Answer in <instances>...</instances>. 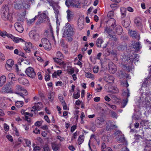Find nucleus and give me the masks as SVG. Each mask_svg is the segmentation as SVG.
Segmentation results:
<instances>
[{"mask_svg":"<svg viewBox=\"0 0 151 151\" xmlns=\"http://www.w3.org/2000/svg\"><path fill=\"white\" fill-rule=\"evenodd\" d=\"M107 23L111 24V28L106 27L105 30L108 34L110 33L114 29L115 31V34H116L118 35H120L122 33V29L121 27L119 25H116V20L113 19H109L107 21Z\"/></svg>","mask_w":151,"mask_h":151,"instance_id":"obj_1","label":"nucleus"},{"mask_svg":"<svg viewBox=\"0 0 151 151\" xmlns=\"http://www.w3.org/2000/svg\"><path fill=\"white\" fill-rule=\"evenodd\" d=\"M63 36L69 42L72 41L71 37L73 35L74 29V27L69 23H67L64 27Z\"/></svg>","mask_w":151,"mask_h":151,"instance_id":"obj_2","label":"nucleus"},{"mask_svg":"<svg viewBox=\"0 0 151 151\" xmlns=\"http://www.w3.org/2000/svg\"><path fill=\"white\" fill-rule=\"evenodd\" d=\"M37 16H39V17L36 23V25H39L41 23H46L50 25V19L45 14H40V12H39Z\"/></svg>","mask_w":151,"mask_h":151,"instance_id":"obj_3","label":"nucleus"},{"mask_svg":"<svg viewBox=\"0 0 151 151\" xmlns=\"http://www.w3.org/2000/svg\"><path fill=\"white\" fill-rule=\"evenodd\" d=\"M1 16L3 20L5 21H11L12 18V14L9 12V8L7 6H5Z\"/></svg>","mask_w":151,"mask_h":151,"instance_id":"obj_4","label":"nucleus"},{"mask_svg":"<svg viewBox=\"0 0 151 151\" xmlns=\"http://www.w3.org/2000/svg\"><path fill=\"white\" fill-rule=\"evenodd\" d=\"M39 47H43L46 50H50L51 49L52 46L49 40L46 38H42L41 40V43L39 45Z\"/></svg>","mask_w":151,"mask_h":151,"instance_id":"obj_5","label":"nucleus"},{"mask_svg":"<svg viewBox=\"0 0 151 151\" xmlns=\"http://www.w3.org/2000/svg\"><path fill=\"white\" fill-rule=\"evenodd\" d=\"M65 4L68 6L70 5L76 8H80L81 7L78 0H67L65 1Z\"/></svg>","mask_w":151,"mask_h":151,"instance_id":"obj_6","label":"nucleus"},{"mask_svg":"<svg viewBox=\"0 0 151 151\" xmlns=\"http://www.w3.org/2000/svg\"><path fill=\"white\" fill-rule=\"evenodd\" d=\"M25 73L28 76L32 78H34L36 75V73L33 68L31 67L27 68L26 70Z\"/></svg>","mask_w":151,"mask_h":151,"instance_id":"obj_7","label":"nucleus"},{"mask_svg":"<svg viewBox=\"0 0 151 151\" xmlns=\"http://www.w3.org/2000/svg\"><path fill=\"white\" fill-rule=\"evenodd\" d=\"M109 72L111 73H115L116 71L117 68L115 65L112 62L110 61L109 63Z\"/></svg>","mask_w":151,"mask_h":151,"instance_id":"obj_8","label":"nucleus"},{"mask_svg":"<svg viewBox=\"0 0 151 151\" xmlns=\"http://www.w3.org/2000/svg\"><path fill=\"white\" fill-rule=\"evenodd\" d=\"M106 122L102 118H100L96 120V127H101L104 126L106 124Z\"/></svg>","mask_w":151,"mask_h":151,"instance_id":"obj_9","label":"nucleus"},{"mask_svg":"<svg viewBox=\"0 0 151 151\" xmlns=\"http://www.w3.org/2000/svg\"><path fill=\"white\" fill-rule=\"evenodd\" d=\"M34 0H21L22 7L25 9H29L30 7V4L29 2H33Z\"/></svg>","mask_w":151,"mask_h":151,"instance_id":"obj_10","label":"nucleus"},{"mask_svg":"<svg viewBox=\"0 0 151 151\" xmlns=\"http://www.w3.org/2000/svg\"><path fill=\"white\" fill-rule=\"evenodd\" d=\"M29 36L30 38L33 40L37 41L40 38V36L37 33L34 34L33 31H30L29 33Z\"/></svg>","mask_w":151,"mask_h":151,"instance_id":"obj_11","label":"nucleus"},{"mask_svg":"<svg viewBox=\"0 0 151 151\" xmlns=\"http://www.w3.org/2000/svg\"><path fill=\"white\" fill-rule=\"evenodd\" d=\"M53 59L55 62L57 64H58L60 65L63 66V67H65L66 65V63L63 61L62 59L57 57L53 58Z\"/></svg>","mask_w":151,"mask_h":151,"instance_id":"obj_12","label":"nucleus"},{"mask_svg":"<svg viewBox=\"0 0 151 151\" xmlns=\"http://www.w3.org/2000/svg\"><path fill=\"white\" fill-rule=\"evenodd\" d=\"M14 27L16 30L18 32L22 33L23 32L24 28L21 24L19 22L16 23L14 24Z\"/></svg>","mask_w":151,"mask_h":151,"instance_id":"obj_13","label":"nucleus"},{"mask_svg":"<svg viewBox=\"0 0 151 151\" xmlns=\"http://www.w3.org/2000/svg\"><path fill=\"white\" fill-rule=\"evenodd\" d=\"M103 78L105 81L110 83L113 82L114 79V78L112 76L108 74H105Z\"/></svg>","mask_w":151,"mask_h":151,"instance_id":"obj_14","label":"nucleus"},{"mask_svg":"<svg viewBox=\"0 0 151 151\" xmlns=\"http://www.w3.org/2000/svg\"><path fill=\"white\" fill-rule=\"evenodd\" d=\"M8 37H10L15 43H17L20 42L24 41V40L21 38L15 37L11 34L9 35H8Z\"/></svg>","mask_w":151,"mask_h":151,"instance_id":"obj_15","label":"nucleus"},{"mask_svg":"<svg viewBox=\"0 0 151 151\" xmlns=\"http://www.w3.org/2000/svg\"><path fill=\"white\" fill-rule=\"evenodd\" d=\"M21 0H17L14 3V8L17 9H20L22 8Z\"/></svg>","mask_w":151,"mask_h":151,"instance_id":"obj_16","label":"nucleus"},{"mask_svg":"<svg viewBox=\"0 0 151 151\" xmlns=\"http://www.w3.org/2000/svg\"><path fill=\"white\" fill-rule=\"evenodd\" d=\"M84 19L83 17H80L78 20V26L79 29L80 30H81L84 27Z\"/></svg>","mask_w":151,"mask_h":151,"instance_id":"obj_17","label":"nucleus"},{"mask_svg":"<svg viewBox=\"0 0 151 151\" xmlns=\"http://www.w3.org/2000/svg\"><path fill=\"white\" fill-rule=\"evenodd\" d=\"M128 58V59L127 61H128V60H130L131 62H133L135 61H138V60L139 58V56L138 55H134L133 54L132 55H131V56Z\"/></svg>","mask_w":151,"mask_h":151,"instance_id":"obj_18","label":"nucleus"},{"mask_svg":"<svg viewBox=\"0 0 151 151\" xmlns=\"http://www.w3.org/2000/svg\"><path fill=\"white\" fill-rule=\"evenodd\" d=\"M52 149L54 151H57L59 149L60 144H58L56 142H53L51 143Z\"/></svg>","mask_w":151,"mask_h":151,"instance_id":"obj_19","label":"nucleus"},{"mask_svg":"<svg viewBox=\"0 0 151 151\" xmlns=\"http://www.w3.org/2000/svg\"><path fill=\"white\" fill-rule=\"evenodd\" d=\"M132 45L133 47L135 49V51H138L141 47L139 43L134 42L132 44Z\"/></svg>","mask_w":151,"mask_h":151,"instance_id":"obj_20","label":"nucleus"},{"mask_svg":"<svg viewBox=\"0 0 151 151\" xmlns=\"http://www.w3.org/2000/svg\"><path fill=\"white\" fill-rule=\"evenodd\" d=\"M6 80V77L2 76L0 77V87H1L5 83Z\"/></svg>","mask_w":151,"mask_h":151,"instance_id":"obj_21","label":"nucleus"},{"mask_svg":"<svg viewBox=\"0 0 151 151\" xmlns=\"http://www.w3.org/2000/svg\"><path fill=\"white\" fill-rule=\"evenodd\" d=\"M134 23L137 26H140L141 25V20L140 18L137 17L134 20Z\"/></svg>","mask_w":151,"mask_h":151,"instance_id":"obj_22","label":"nucleus"},{"mask_svg":"<svg viewBox=\"0 0 151 151\" xmlns=\"http://www.w3.org/2000/svg\"><path fill=\"white\" fill-rule=\"evenodd\" d=\"M18 80L19 83L24 85L28 83V82L27 80L23 78H19Z\"/></svg>","mask_w":151,"mask_h":151,"instance_id":"obj_23","label":"nucleus"},{"mask_svg":"<svg viewBox=\"0 0 151 151\" xmlns=\"http://www.w3.org/2000/svg\"><path fill=\"white\" fill-rule=\"evenodd\" d=\"M128 33L130 36L132 37L136 38L137 35V32L135 31H133L131 30H129Z\"/></svg>","mask_w":151,"mask_h":151,"instance_id":"obj_24","label":"nucleus"},{"mask_svg":"<svg viewBox=\"0 0 151 151\" xmlns=\"http://www.w3.org/2000/svg\"><path fill=\"white\" fill-rule=\"evenodd\" d=\"M7 66V67L11 68L14 64V62L12 59L8 60L6 62Z\"/></svg>","mask_w":151,"mask_h":151,"instance_id":"obj_25","label":"nucleus"},{"mask_svg":"<svg viewBox=\"0 0 151 151\" xmlns=\"http://www.w3.org/2000/svg\"><path fill=\"white\" fill-rule=\"evenodd\" d=\"M122 18L124 17L126 15V9L124 8H120Z\"/></svg>","mask_w":151,"mask_h":151,"instance_id":"obj_26","label":"nucleus"},{"mask_svg":"<svg viewBox=\"0 0 151 151\" xmlns=\"http://www.w3.org/2000/svg\"><path fill=\"white\" fill-rule=\"evenodd\" d=\"M103 42V40L102 39L99 38L97 39L96 41V44L98 47H100L101 46V45Z\"/></svg>","mask_w":151,"mask_h":151,"instance_id":"obj_27","label":"nucleus"},{"mask_svg":"<svg viewBox=\"0 0 151 151\" xmlns=\"http://www.w3.org/2000/svg\"><path fill=\"white\" fill-rule=\"evenodd\" d=\"M41 107L37 105H35L33 106L31 110V111L35 112L37 110H40Z\"/></svg>","mask_w":151,"mask_h":151,"instance_id":"obj_28","label":"nucleus"},{"mask_svg":"<svg viewBox=\"0 0 151 151\" xmlns=\"http://www.w3.org/2000/svg\"><path fill=\"white\" fill-rule=\"evenodd\" d=\"M84 140L83 135H81L78 139V143L79 145H81L83 143Z\"/></svg>","mask_w":151,"mask_h":151,"instance_id":"obj_29","label":"nucleus"},{"mask_svg":"<svg viewBox=\"0 0 151 151\" xmlns=\"http://www.w3.org/2000/svg\"><path fill=\"white\" fill-rule=\"evenodd\" d=\"M23 105V102L22 101H17L15 102V105L18 107H22Z\"/></svg>","mask_w":151,"mask_h":151,"instance_id":"obj_30","label":"nucleus"},{"mask_svg":"<svg viewBox=\"0 0 151 151\" xmlns=\"http://www.w3.org/2000/svg\"><path fill=\"white\" fill-rule=\"evenodd\" d=\"M56 56L57 58L62 59H63L64 58L63 55L60 51H58L56 52Z\"/></svg>","mask_w":151,"mask_h":151,"instance_id":"obj_31","label":"nucleus"},{"mask_svg":"<svg viewBox=\"0 0 151 151\" xmlns=\"http://www.w3.org/2000/svg\"><path fill=\"white\" fill-rule=\"evenodd\" d=\"M67 17L68 21H70L71 20V18L72 16L71 12L69 10H68L67 12Z\"/></svg>","mask_w":151,"mask_h":151,"instance_id":"obj_32","label":"nucleus"},{"mask_svg":"<svg viewBox=\"0 0 151 151\" xmlns=\"http://www.w3.org/2000/svg\"><path fill=\"white\" fill-rule=\"evenodd\" d=\"M7 106V105L4 101H3L0 103V108L5 109L6 108Z\"/></svg>","mask_w":151,"mask_h":151,"instance_id":"obj_33","label":"nucleus"},{"mask_svg":"<svg viewBox=\"0 0 151 151\" xmlns=\"http://www.w3.org/2000/svg\"><path fill=\"white\" fill-rule=\"evenodd\" d=\"M11 35L10 34H9L7 33L5 31H0V35L1 36L5 37L6 36L8 37V35Z\"/></svg>","mask_w":151,"mask_h":151,"instance_id":"obj_34","label":"nucleus"},{"mask_svg":"<svg viewBox=\"0 0 151 151\" xmlns=\"http://www.w3.org/2000/svg\"><path fill=\"white\" fill-rule=\"evenodd\" d=\"M122 25L125 27H128L129 25V23L126 22L124 20H123L122 22Z\"/></svg>","mask_w":151,"mask_h":151,"instance_id":"obj_35","label":"nucleus"},{"mask_svg":"<svg viewBox=\"0 0 151 151\" xmlns=\"http://www.w3.org/2000/svg\"><path fill=\"white\" fill-rule=\"evenodd\" d=\"M16 90L18 91H21L24 90V88H23L21 86L17 85L16 86Z\"/></svg>","mask_w":151,"mask_h":151,"instance_id":"obj_36","label":"nucleus"},{"mask_svg":"<svg viewBox=\"0 0 151 151\" xmlns=\"http://www.w3.org/2000/svg\"><path fill=\"white\" fill-rule=\"evenodd\" d=\"M114 16V12L112 11H109L107 14V16L109 18H111V19Z\"/></svg>","mask_w":151,"mask_h":151,"instance_id":"obj_37","label":"nucleus"},{"mask_svg":"<svg viewBox=\"0 0 151 151\" xmlns=\"http://www.w3.org/2000/svg\"><path fill=\"white\" fill-rule=\"evenodd\" d=\"M85 76L88 78H92L94 77V75L91 73H87L85 74Z\"/></svg>","mask_w":151,"mask_h":151,"instance_id":"obj_38","label":"nucleus"},{"mask_svg":"<svg viewBox=\"0 0 151 151\" xmlns=\"http://www.w3.org/2000/svg\"><path fill=\"white\" fill-rule=\"evenodd\" d=\"M54 97V94L53 93H50L48 96V98L49 101H52Z\"/></svg>","mask_w":151,"mask_h":151,"instance_id":"obj_39","label":"nucleus"},{"mask_svg":"<svg viewBox=\"0 0 151 151\" xmlns=\"http://www.w3.org/2000/svg\"><path fill=\"white\" fill-rule=\"evenodd\" d=\"M69 74H71L74 72V70L73 68H68L67 70Z\"/></svg>","mask_w":151,"mask_h":151,"instance_id":"obj_40","label":"nucleus"},{"mask_svg":"<svg viewBox=\"0 0 151 151\" xmlns=\"http://www.w3.org/2000/svg\"><path fill=\"white\" fill-rule=\"evenodd\" d=\"M63 96L62 95L60 94L58 96V98L59 99L60 101V102L63 104L64 103H65V101L63 99Z\"/></svg>","mask_w":151,"mask_h":151,"instance_id":"obj_41","label":"nucleus"},{"mask_svg":"<svg viewBox=\"0 0 151 151\" xmlns=\"http://www.w3.org/2000/svg\"><path fill=\"white\" fill-rule=\"evenodd\" d=\"M37 17H38V16H36L34 17V18H33V19H29V20H28V23H29V24H31V23H32V22H33L35 21V20L37 18Z\"/></svg>","mask_w":151,"mask_h":151,"instance_id":"obj_42","label":"nucleus"},{"mask_svg":"<svg viewBox=\"0 0 151 151\" xmlns=\"http://www.w3.org/2000/svg\"><path fill=\"white\" fill-rule=\"evenodd\" d=\"M85 115L84 113L83 112H81V114L80 118L81 120V123H84L83 119L85 117Z\"/></svg>","mask_w":151,"mask_h":151,"instance_id":"obj_43","label":"nucleus"},{"mask_svg":"<svg viewBox=\"0 0 151 151\" xmlns=\"http://www.w3.org/2000/svg\"><path fill=\"white\" fill-rule=\"evenodd\" d=\"M80 96V94L79 92H77L76 93L73 94V97L75 99H78Z\"/></svg>","mask_w":151,"mask_h":151,"instance_id":"obj_44","label":"nucleus"},{"mask_svg":"<svg viewBox=\"0 0 151 151\" xmlns=\"http://www.w3.org/2000/svg\"><path fill=\"white\" fill-rule=\"evenodd\" d=\"M128 102V99H127L126 100L123 101V103H122V107L124 108L127 105Z\"/></svg>","mask_w":151,"mask_h":151,"instance_id":"obj_45","label":"nucleus"},{"mask_svg":"<svg viewBox=\"0 0 151 151\" xmlns=\"http://www.w3.org/2000/svg\"><path fill=\"white\" fill-rule=\"evenodd\" d=\"M110 7L113 10H115L117 8V4H111Z\"/></svg>","mask_w":151,"mask_h":151,"instance_id":"obj_46","label":"nucleus"},{"mask_svg":"<svg viewBox=\"0 0 151 151\" xmlns=\"http://www.w3.org/2000/svg\"><path fill=\"white\" fill-rule=\"evenodd\" d=\"M24 140L27 144V146H29L31 145V142L29 140L27 139H24Z\"/></svg>","mask_w":151,"mask_h":151,"instance_id":"obj_47","label":"nucleus"},{"mask_svg":"<svg viewBox=\"0 0 151 151\" xmlns=\"http://www.w3.org/2000/svg\"><path fill=\"white\" fill-rule=\"evenodd\" d=\"M143 82V83L142 84V86H146L148 83L147 79L145 78L144 79Z\"/></svg>","mask_w":151,"mask_h":151,"instance_id":"obj_48","label":"nucleus"},{"mask_svg":"<svg viewBox=\"0 0 151 151\" xmlns=\"http://www.w3.org/2000/svg\"><path fill=\"white\" fill-rule=\"evenodd\" d=\"M99 68L98 66H95L93 68V71L94 73H97L99 70Z\"/></svg>","mask_w":151,"mask_h":151,"instance_id":"obj_49","label":"nucleus"},{"mask_svg":"<svg viewBox=\"0 0 151 151\" xmlns=\"http://www.w3.org/2000/svg\"><path fill=\"white\" fill-rule=\"evenodd\" d=\"M30 48H31L26 46L25 47H24V49L27 52H29L30 51Z\"/></svg>","mask_w":151,"mask_h":151,"instance_id":"obj_50","label":"nucleus"},{"mask_svg":"<svg viewBox=\"0 0 151 151\" xmlns=\"http://www.w3.org/2000/svg\"><path fill=\"white\" fill-rule=\"evenodd\" d=\"M112 89L114 91V93H117L119 92V89L116 87H112Z\"/></svg>","mask_w":151,"mask_h":151,"instance_id":"obj_51","label":"nucleus"},{"mask_svg":"<svg viewBox=\"0 0 151 151\" xmlns=\"http://www.w3.org/2000/svg\"><path fill=\"white\" fill-rule=\"evenodd\" d=\"M41 124V122L40 121H37L35 123V125L36 126L39 127L40 126Z\"/></svg>","mask_w":151,"mask_h":151,"instance_id":"obj_52","label":"nucleus"},{"mask_svg":"<svg viewBox=\"0 0 151 151\" xmlns=\"http://www.w3.org/2000/svg\"><path fill=\"white\" fill-rule=\"evenodd\" d=\"M4 129L6 131H8L9 129V126L5 123L4 124Z\"/></svg>","mask_w":151,"mask_h":151,"instance_id":"obj_53","label":"nucleus"},{"mask_svg":"<svg viewBox=\"0 0 151 151\" xmlns=\"http://www.w3.org/2000/svg\"><path fill=\"white\" fill-rule=\"evenodd\" d=\"M14 75L12 73H10L8 75V77L9 79H12L14 78Z\"/></svg>","mask_w":151,"mask_h":151,"instance_id":"obj_54","label":"nucleus"},{"mask_svg":"<svg viewBox=\"0 0 151 151\" xmlns=\"http://www.w3.org/2000/svg\"><path fill=\"white\" fill-rule=\"evenodd\" d=\"M33 132L35 134H39L40 133V131L39 129H38L37 128H36L35 130L33 131Z\"/></svg>","mask_w":151,"mask_h":151,"instance_id":"obj_55","label":"nucleus"},{"mask_svg":"<svg viewBox=\"0 0 151 151\" xmlns=\"http://www.w3.org/2000/svg\"><path fill=\"white\" fill-rule=\"evenodd\" d=\"M107 105L109 107L111 108L114 110H115L116 108V106L115 105H112L109 104H108Z\"/></svg>","mask_w":151,"mask_h":151,"instance_id":"obj_56","label":"nucleus"},{"mask_svg":"<svg viewBox=\"0 0 151 151\" xmlns=\"http://www.w3.org/2000/svg\"><path fill=\"white\" fill-rule=\"evenodd\" d=\"M57 138L59 139L61 142L64 141L65 140L64 138L60 136L59 135L57 136Z\"/></svg>","mask_w":151,"mask_h":151,"instance_id":"obj_57","label":"nucleus"},{"mask_svg":"<svg viewBox=\"0 0 151 151\" xmlns=\"http://www.w3.org/2000/svg\"><path fill=\"white\" fill-rule=\"evenodd\" d=\"M109 35L110 36V37H111V38L112 39H113L114 40L116 41L117 39V38L116 37V36L114 35H112L111 34H110V33L109 34Z\"/></svg>","mask_w":151,"mask_h":151,"instance_id":"obj_58","label":"nucleus"},{"mask_svg":"<svg viewBox=\"0 0 151 151\" xmlns=\"http://www.w3.org/2000/svg\"><path fill=\"white\" fill-rule=\"evenodd\" d=\"M26 46L30 48H31L32 47V44L31 43L29 42H27L26 43Z\"/></svg>","mask_w":151,"mask_h":151,"instance_id":"obj_59","label":"nucleus"},{"mask_svg":"<svg viewBox=\"0 0 151 151\" xmlns=\"http://www.w3.org/2000/svg\"><path fill=\"white\" fill-rule=\"evenodd\" d=\"M6 137L7 138V139L9 141H10L11 142H12L13 141L12 137L11 135H7L6 136Z\"/></svg>","mask_w":151,"mask_h":151,"instance_id":"obj_60","label":"nucleus"},{"mask_svg":"<svg viewBox=\"0 0 151 151\" xmlns=\"http://www.w3.org/2000/svg\"><path fill=\"white\" fill-rule=\"evenodd\" d=\"M106 145L103 142L102 143L101 145V149H104L106 148Z\"/></svg>","mask_w":151,"mask_h":151,"instance_id":"obj_61","label":"nucleus"},{"mask_svg":"<svg viewBox=\"0 0 151 151\" xmlns=\"http://www.w3.org/2000/svg\"><path fill=\"white\" fill-rule=\"evenodd\" d=\"M77 133L76 132H75L73 134V136L71 137V140H73L74 139H75L77 137Z\"/></svg>","mask_w":151,"mask_h":151,"instance_id":"obj_62","label":"nucleus"},{"mask_svg":"<svg viewBox=\"0 0 151 151\" xmlns=\"http://www.w3.org/2000/svg\"><path fill=\"white\" fill-rule=\"evenodd\" d=\"M44 149V151H50L49 147L47 145H46L45 146Z\"/></svg>","mask_w":151,"mask_h":151,"instance_id":"obj_63","label":"nucleus"},{"mask_svg":"<svg viewBox=\"0 0 151 151\" xmlns=\"http://www.w3.org/2000/svg\"><path fill=\"white\" fill-rule=\"evenodd\" d=\"M40 148L39 146H35L33 150L34 151H39Z\"/></svg>","mask_w":151,"mask_h":151,"instance_id":"obj_64","label":"nucleus"}]
</instances>
